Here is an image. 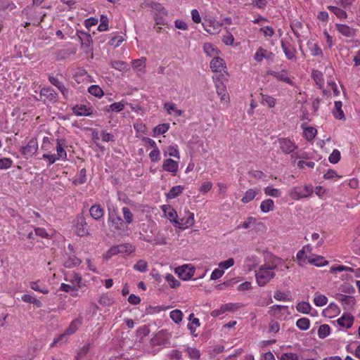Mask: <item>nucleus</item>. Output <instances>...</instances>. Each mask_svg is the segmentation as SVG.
I'll list each match as a JSON object with an SVG mask.
<instances>
[{
	"label": "nucleus",
	"mask_w": 360,
	"mask_h": 360,
	"mask_svg": "<svg viewBox=\"0 0 360 360\" xmlns=\"http://www.w3.org/2000/svg\"><path fill=\"white\" fill-rule=\"evenodd\" d=\"M311 77L314 80L316 84L319 89H322L324 86V78L323 75L321 72L314 70L311 72Z\"/></svg>",
	"instance_id": "32"
},
{
	"label": "nucleus",
	"mask_w": 360,
	"mask_h": 360,
	"mask_svg": "<svg viewBox=\"0 0 360 360\" xmlns=\"http://www.w3.org/2000/svg\"><path fill=\"white\" fill-rule=\"evenodd\" d=\"M328 9L334 13L337 18L340 20H345L347 18V13L345 11L334 6H328Z\"/></svg>",
	"instance_id": "39"
},
{
	"label": "nucleus",
	"mask_w": 360,
	"mask_h": 360,
	"mask_svg": "<svg viewBox=\"0 0 360 360\" xmlns=\"http://www.w3.org/2000/svg\"><path fill=\"white\" fill-rule=\"evenodd\" d=\"M215 87L217 94L220 97L221 102L224 104H228L230 101V97L224 84L223 82L217 83Z\"/></svg>",
	"instance_id": "18"
},
{
	"label": "nucleus",
	"mask_w": 360,
	"mask_h": 360,
	"mask_svg": "<svg viewBox=\"0 0 360 360\" xmlns=\"http://www.w3.org/2000/svg\"><path fill=\"white\" fill-rule=\"evenodd\" d=\"M118 254L119 252L117 245H113L103 255V258L105 260H108L112 257L115 256Z\"/></svg>",
	"instance_id": "59"
},
{
	"label": "nucleus",
	"mask_w": 360,
	"mask_h": 360,
	"mask_svg": "<svg viewBox=\"0 0 360 360\" xmlns=\"http://www.w3.org/2000/svg\"><path fill=\"white\" fill-rule=\"evenodd\" d=\"M167 153L170 157H174L177 159H180V152L178 148V146L175 143L169 145L167 148V152H165V156L167 155Z\"/></svg>",
	"instance_id": "35"
},
{
	"label": "nucleus",
	"mask_w": 360,
	"mask_h": 360,
	"mask_svg": "<svg viewBox=\"0 0 360 360\" xmlns=\"http://www.w3.org/2000/svg\"><path fill=\"white\" fill-rule=\"evenodd\" d=\"M259 189L258 188H250L247 190L241 198V202L243 203H248L253 200L256 195L259 193Z\"/></svg>",
	"instance_id": "29"
},
{
	"label": "nucleus",
	"mask_w": 360,
	"mask_h": 360,
	"mask_svg": "<svg viewBox=\"0 0 360 360\" xmlns=\"http://www.w3.org/2000/svg\"><path fill=\"white\" fill-rule=\"evenodd\" d=\"M89 213L94 219L98 221L103 217L104 210L101 205L96 204L90 207Z\"/></svg>",
	"instance_id": "22"
},
{
	"label": "nucleus",
	"mask_w": 360,
	"mask_h": 360,
	"mask_svg": "<svg viewBox=\"0 0 360 360\" xmlns=\"http://www.w3.org/2000/svg\"><path fill=\"white\" fill-rule=\"evenodd\" d=\"M82 323V318H77L74 320H72L65 331L63 333L58 335V338H56L53 342L51 344V347H54L58 345L59 342H65L68 341V336L71 335L76 333L79 327L81 326Z\"/></svg>",
	"instance_id": "4"
},
{
	"label": "nucleus",
	"mask_w": 360,
	"mask_h": 360,
	"mask_svg": "<svg viewBox=\"0 0 360 360\" xmlns=\"http://www.w3.org/2000/svg\"><path fill=\"white\" fill-rule=\"evenodd\" d=\"M66 147V141L65 139H56V154H49V153H44L42 155L43 159L48 160H49V165H51L53 163H55L57 160H67V152L65 150V148Z\"/></svg>",
	"instance_id": "3"
},
{
	"label": "nucleus",
	"mask_w": 360,
	"mask_h": 360,
	"mask_svg": "<svg viewBox=\"0 0 360 360\" xmlns=\"http://www.w3.org/2000/svg\"><path fill=\"white\" fill-rule=\"evenodd\" d=\"M62 77L63 75L60 74H57L56 75H50L49 76V81L52 85L55 86L58 89H59L64 85V84L60 80Z\"/></svg>",
	"instance_id": "44"
},
{
	"label": "nucleus",
	"mask_w": 360,
	"mask_h": 360,
	"mask_svg": "<svg viewBox=\"0 0 360 360\" xmlns=\"http://www.w3.org/2000/svg\"><path fill=\"white\" fill-rule=\"evenodd\" d=\"M268 75H270L275 77L278 81L284 82L291 86H294V82L288 76V72L285 70H281V72H276L274 70L268 71Z\"/></svg>",
	"instance_id": "19"
},
{
	"label": "nucleus",
	"mask_w": 360,
	"mask_h": 360,
	"mask_svg": "<svg viewBox=\"0 0 360 360\" xmlns=\"http://www.w3.org/2000/svg\"><path fill=\"white\" fill-rule=\"evenodd\" d=\"M245 264L248 266L249 270H252L255 268L259 263V259L257 256H250L248 257L245 261Z\"/></svg>",
	"instance_id": "61"
},
{
	"label": "nucleus",
	"mask_w": 360,
	"mask_h": 360,
	"mask_svg": "<svg viewBox=\"0 0 360 360\" xmlns=\"http://www.w3.org/2000/svg\"><path fill=\"white\" fill-rule=\"evenodd\" d=\"M169 129V124L167 123H163L158 124L153 129L154 136L163 134L166 133Z\"/></svg>",
	"instance_id": "53"
},
{
	"label": "nucleus",
	"mask_w": 360,
	"mask_h": 360,
	"mask_svg": "<svg viewBox=\"0 0 360 360\" xmlns=\"http://www.w3.org/2000/svg\"><path fill=\"white\" fill-rule=\"evenodd\" d=\"M141 238L143 240L152 243L153 245H165L168 243L167 234L161 231L157 233L153 240L145 236Z\"/></svg>",
	"instance_id": "16"
},
{
	"label": "nucleus",
	"mask_w": 360,
	"mask_h": 360,
	"mask_svg": "<svg viewBox=\"0 0 360 360\" xmlns=\"http://www.w3.org/2000/svg\"><path fill=\"white\" fill-rule=\"evenodd\" d=\"M72 112L77 116H90L93 108L86 105H76L72 108Z\"/></svg>",
	"instance_id": "20"
},
{
	"label": "nucleus",
	"mask_w": 360,
	"mask_h": 360,
	"mask_svg": "<svg viewBox=\"0 0 360 360\" xmlns=\"http://www.w3.org/2000/svg\"><path fill=\"white\" fill-rule=\"evenodd\" d=\"M65 280L70 281L74 285L76 284L79 288H81L82 286V278L79 274L73 273L72 274L70 275L69 278H65Z\"/></svg>",
	"instance_id": "51"
},
{
	"label": "nucleus",
	"mask_w": 360,
	"mask_h": 360,
	"mask_svg": "<svg viewBox=\"0 0 360 360\" xmlns=\"http://www.w3.org/2000/svg\"><path fill=\"white\" fill-rule=\"evenodd\" d=\"M261 103L263 105H267L269 108H274L276 105V99L267 94H260Z\"/></svg>",
	"instance_id": "36"
},
{
	"label": "nucleus",
	"mask_w": 360,
	"mask_h": 360,
	"mask_svg": "<svg viewBox=\"0 0 360 360\" xmlns=\"http://www.w3.org/2000/svg\"><path fill=\"white\" fill-rule=\"evenodd\" d=\"M328 298L319 292H316L314 298V303L317 307H323L327 304Z\"/></svg>",
	"instance_id": "46"
},
{
	"label": "nucleus",
	"mask_w": 360,
	"mask_h": 360,
	"mask_svg": "<svg viewBox=\"0 0 360 360\" xmlns=\"http://www.w3.org/2000/svg\"><path fill=\"white\" fill-rule=\"evenodd\" d=\"M170 318L176 323H179L181 321L183 318V314L179 309H174L170 312Z\"/></svg>",
	"instance_id": "63"
},
{
	"label": "nucleus",
	"mask_w": 360,
	"mask_h": 360,
	"mask_svg": "<svg viewBox=\"0 0 360 360\" xmlns=\"http://www.w3.org/2000/svg\"><path fill=\"white\" fill-rule=\"evenodd\" d=\"M223 26V23L216 20H205L202 23L204 30L210 34H218Z\"/></svg>",
	"instance_id": "11"
},
{
	"label": "nucleus",
	"mask_w": 360,
	"mask_h": 360,
	"mask_svg": "<svg viewBox=\"0 0 360 360\" xmlns=\"http://www.w3.org/2000/svg\"><path fill=\"white\" fill-rule=\"evenodd\" d=\"M111 67L121 72H127L129 70V65L122 60H113L111 62Z\"/></svg>",
	"instance_id": "38"
},
{
	"label": "nucleus",
	"mask_w": 360,
	"mask_h": 360,
	"mask_svg": "<svg viewBox=\"0 0 360 360\" xmlns=\"http://www.w3.org/2000/svg\"><path fill=\"white\" fill-rule=\"evenodd\" d=\"M185 190V186L181 185L172 186L168 193L165 194L167 200H169L179 196Z\"/></svg>",
	"instance_id": "23"
},
{
	"label": "nucleus",
	"mask_w": 360,
	"mask_h": 360,
	"mask_svg": "<svg viewBox=\"0 0 360 360\" xmlns=\"http://www.w3.org/2000/svg\"><path fill=\"white\" fill-rule=\"evenodd\" d=\"M338 323L346 328H349L354 323V317L350 314H343L341 317L337 320Z\"/></svg>",
	"instance_id": "24"
},
{
	"label": "nucleus",
	"mask_w": 360,
	"mask_h": 360,
	"mask_svg": "<svg viewBox=\"0 0 360 360\" xmlns=\"http://www.w3.org/2000/svg\"><path fill=\"white\" fill-rule=\"evenodd\" d=\"M38 149V142L36 138H32L25 146H23L20 152L26 158L32 157Z\"/></svg>",
	"instance_id": "12"
},
{
	"label": "nucleus",
	"mask_w": 360,
	"mask_h": 360,
	"mask_svg": "<svg viewBox=\"0 0 360 360\" xmlns=\"http://www.w3.org/2000/svg\"><path fill=\"white\" fill-rule=\"evenodd\" d=\"M162 168L172 176H176L179 171V162L172 158H167L163 160Z\"/></svg>",
	"instance_id": "14"
},
{
	"label": "nucleus",
	"mask_w": 360,
	"mask_h": 360,
	"mask_svg": "<svg viewBox=\"0 0 360 360\" xmlns=\"http://www.w3.org/2000/svg\"><path fill=\"white\" fill-rule=\"evenodd\" d=\"M296 326L302 330H306L309 328L310 321L308 318H300L296 321Z\"/></svg>",
	"instance_id": "48"
},
{
	"label": "nucleus",
	"mask_w": 360,
	"mask_h": 360,
	"mask_svg": "<svg viewBox=\"0 0 360 360\" xmlns=\"http://www.w3.org/2000/svg\"><path fill=\"white\" fill-rule=\"evenodd\" d=\"M264 192L266 195L271 196L273 198H278L281 195V192L271 186H266L264 188Z\"/></svg>",
	"instance_id": "52"
},
{
	"label": "nucleus",
	"mask_w": 360,
	"mask_h": 360,
	"mask_svg": "<svg viewBox=\"0 0 360 360\" xmlns=\"http://www.w3.org/2000/svg\"><path fill=\"white\" fill-rule=\"evenodd\" d=\"M114 302V299L107 294L102 295L98 299V303L104 307H110Z\"/></svg>",
	"instance_id": "47"
},
{
	"label": "nucleus",
	"mask_w": 360,
	"mask_h": 360,
	"mask_svg": "<svg viewBox=\"0 0 360 360\" xmlns=\"http://www.w3.org/2000/svg\"><path fill=\"white\" fill-rule=\"evenodd\" d=\"M75 231L76 234L79 236H86L90 234L88 224L83 215H79L77 217L75 224Z\"/></svg>",
	"instance_id": "6"
},
{
	"label": "nucleus",
	"mask_w": 360,
	"mask_h": 360,
	"mask_svg": "<svg viewBox=\"0 0 360 360\" xmlns=\"http://www.w3.org/2000/svg\"><path fill=\"white\" fill-rule=\"evenodd\" d=\"M164 109L167 111L168 115H172L175 117H179L183 113V111L179 110L176 105L172 102H166L164 104Z\"/></svg>",
	"instance_id": "28"
},
{
	"label": "nucleus",
	"mask_w": 360,
	"mask_h": 360,
	"mask_svg": "<svg viewBox=\"0 0 360 360\" xmlns=\"http://www.w3.org/2000/svg\"><path fill=\"white\" fill-rule=\"evenodd\" d=\"M308 262L316 266H324L328 264V262L321 255H311L308 257Z\"/></svg>",
	"instance_id": "27"
},
{
	"label": "nucleus",
	"mask_w": 360,
	"mask_h": 360,
	"mask_svg": "<svg viewBox=\"0 0 360 360\" xmlns=\"http://www.w3.org/2000/svg\"><path fill=\"white\" fill-rule=\"evenodd\" d=\"M82 260L77 257L75 255H69L64 259L63 265L66 268H73L79 265Z\"/></svg>",
	"instance_id": "30"
},
{
	"label": "nucleus",
	"mask_w": 360,
	"mask_h": 360,
	"mask_svg": "<svg viewBox=\"0 0 360 360\" xmlns=\"http://www.w3.org/2000/svg\"><path fill=\"white\" fill-rule=\"evenodd\" d=\"M149 158L152 162H158L161 159L160 150L158 148L153 149L148 154Z\"/></svg>",
	"instance_id": "60"
},
{
	"label": "nucleus",
	"mask_w": 360,
	"mask_h": 360,
	"mask_svg": "<svg viewBox=\"0 0 360 360\" xmlns=\"http://www.w3.org/2000/svg\"><path fill=\"white\" fill-rule=\"evenodd\" d=\"M274 208V202L271 199H266L260 204L261 211L264 213L272 211Z\"/></svg>",
	"instance_id": "42"
},
{
	"label": "nucleus",
	"mask_w": 360,
	"mask_h": 360,
	"mask_svg": "<svg viewBox=\"0 0 360 360\" xmlns=\"http://www.w3.org/2000/svg\"><path fill=\"white\" fill-rule=\"evenodd\" d=\"M148 268V263L143 259H139L134 265L133 269L139 272H146Z\"/></svg>",
	"instance_id": "57"
},
{
	"label": "nucleus",
	"mask_w": 360,
	"mask_h": 360,
	"mask_svg": "<svg viewBox=\"0 0 360 360\" xmlns=\"http://www.w3.org/2000/svg\"><path fill=\"white\" fill-rule=\"evenodd\" d=\"M278 142L280 149L284 154H290L297 148L295 143L289 138H279Z\"/></svg>",
	"instance_id": "9"
},
{
	"label": "nucleus",
	"mask_w": 360,
	"mask_h": 360,
	"mask_svg": "<svg viewBox=\"0 0 360 360\" xmlns=\"http://www.w3.org/2000/svg\"><path fill=\"white\" fill-rule=\"evenodd\" d=\"M330 332V328L327 324H322L318 329V335L320 338H325Z\"/></svg>",
	"instance_id": "56"
},
{
	"label": "nucleus",
	"mask_w": 360,
	"mask_h": 360,
	"mask_svg": "<svg viewBox=\"0 0 360 360\" xmlns=\"http://www.w3.org/2000/svg\"><path fill=\"white\" fill-rule=\"evenodd\" d=\"M317 133V130L312 127H307L304 130V137L308 140L311 141L314 139Z\"/></svg>",
	"instance_id": "50"
},
{
	"label": "nucleus",
	"mask_w": 360,
	"mask_h": 360,
	"mask_svg": "<svg viewBox=\"0 0 360 360\" xmlns=\"http://www.w3.org/2000/svg\"><path fill=\"white\" fill-rule=\"evenodd\" d=\"M336 30L346 37H352L355 34V30L345 24H336Z\"/></svg>",
	"instance_id": "26"
},
{
	"label": "nucleus",
	"mask_w": 360,
	"mask_h": 360,
	"mask_svg": "<svg viewBox=\"0 0 360 360\" xmlns=\"http://www.w3.org/2000/svg\"><path fill=\"white\" fill-rule=\"evenodd\" d=\"M108 224L115 232L122 233L125 231L124 220L114 207L108 208Z\"/></svg>",
	"instance_id": "2"
},
{
	"label": "nucleus",
	"mask_w": 360,
	"mask_h": 360,
	"mask_svg": "<svg viewBox=\"0 0 360 360\" xmlns=\"http://www.w3.org/2000/svg\"><path fill=\"white\" fill-rule=\"evenodd\" d=\"M203 50L207 56L213 58L217 56L219 52L215 45L208 42L203 44Z\"/></svg>",
	"instance_id": "31"
},
{
	"label": "nucleus",
	"mask_w": 360,
	"mask_h": 360,
	"mask_svg": "<svg viewBox=\"0 0 360 360\" xmlns=\"http://www.w3.org/2000/svg\"><path fill=\"white\" fill-rule=\"evenodd\" d=\"M195 270L193 266L189 264H185L175 268L174 271L179 278L184 281H188L194 276Z\"/></svg>",
	"instance_id": "7"
},
{
	"label": "nucleus",
	"mask_w": 360,
	"mask_h": 360,
	"mask_svg": "<svg viewBox=\"0 0 360 360\" xmlns=\"http://www.w3.org/2000/svg\"><path fill=\"white\" fill-rule=\"evenodd\" d=\"M188 320V329L190 330L192 336L197 337L198 333H196V329L200 326V320L198 318H195L193 313L189 315Z\"/></svg>",
	"instance_id": "21"
},
{
	"label": "nucleus",
	"mask_w": 360,
	"mask_h": 360,
	"mask_svg": "<svg viewBox=\"0 0 360 360\" xmlns=\"http://www.w3.org/2000/svg\"><path fill=\"white\" fill-rule=\"evenodd\" d=\"M88 91L91 95L98 98H101L103 95L102 89L98 85H91L88 89Z\"/></svg>",
	"instance_id": "58"
},
{
	"label": "nucleus",
	"mask_w": 360,
	"mask_h": 360,
	"mask_svg": "<svg viewBox=\"0 0 360 360\" xmlns=\"http://www.w3.org/2000/svg\"><path fill=\"white\" fill-rule=\"evenodd\" d=\"M313 186L307 184L302 186H295L290 191L289 195L293 200H299L302 198L310 197L313 193Z\"/></svg>",
	"instance_id": "5"
},
{
	"label": "nucleus",
	"mask_w": 360,
	"mask_h": 360,
	"mask_svg": "<svg viewBox=\"0 0 360 360\" xmlns=\"http://www.w3.org/2000/svg\"><path fill=\"white\" fill-rule=\"evenodd\" d=\"M165 280L172 288H176L180 285V282L172 274H167L165 276Z\"/></svg>",
	"instance_id": "55"
},
{
	"label": "nucleus",
	"mask_w": 360,
	"mask_h": 360,
	"mask_svg": "<svg viewBox=\"0 0 360 360\" xmlns=\"http://www.w3.org/2000/svg\"><path fill=\"white\" fill-rule=\"evenodd\" d=\"M342 103L341 101H335L334 104L333 116L338 120H345L344 112L342 109Z\"/></svg>",
	"instance_id": "33"
},
{
	"label": "nucleus",
	"mask_w": 360,
	"mask_h": 360,
	"mask_svg": "<svg viewBox=\"0 0 360 360\" xmlns=\"http://www.w3.org/2000/svg\"><path fill=\"white\" fill-rule=\"evenodd\" d=\"M311 309V307L309 302H299L296 306V309L304 314H308Z\"/></svg>",
	"instance_id": "49"
},
{
	"label": "nucleus",
	"mask_w": 360,
	"mask_h": 360,
	"mask_svg": "<svg viewBox=\"0 0 360 360\" xmlns=\"http://www.w3.org/2000/svg\"><path fill=\"white\" fill-rule=\"evenodd\" d=\"M210 68L214 72L219 73L220 76L226 74V65L224 59L218 56L213 58L210 62Z\"/></svg>",
	"instance_id": "8"
},
{
	"label": "nucleus",
	"mask_w": 360,
	"mask_h": 360,
	"mask_svg": "<svg viewBox=\"0 0 360 360\" xmlns=\"http://www.w3.org/2000/svg\"><path fill=\"white\" fill-rule=\"evenodd\" d=\"M186 217L178 219L176 227L180 229H186L191 227L195 224L194 214L188 210H186Z\"/></svg>",
	"instance_id": "10"
},
{
	"label": "nucleus",
	"mask_w": 360,
	"mask_h": 360,
	"mask_svg": "<svg viewBox=\"0 0 360 360\" xmlns=\"http://www.w3.org/2000/svg\"><path fill=\"white\" fill-rule=\"evenodd\" d=\"M108 30V18L106 15H101L100 18V24L98 27L99 32H104Z\"/></svg>",
	"instance_id": "62"
},
{
	"label": "nucleus",
	"mask_w": 360,
	"mask_h": 360,
	"mask_svg": "<svg viewBox=\"0 0 360 360\" xmlns=\"http://www.w3.org/2000/svg\"><path fill=\"white\" fill-rule=\"evenodd\" d=\"M119 254L126 253L129 255L135 251V247L130 243H122L117 245Z\"/></svg>",
	"instance_id": "40"
},
{
	"label": "nucleus",
	"mask_w": 360,
	"mask_h": 360,
	"mask_svg": "<svg viewBox=\"0 0 360 360\" xmlns=\"http://www.w3.org/2000/svg\"><path fill=\"white\" fill-rule=\"evenodd\" d=\"M79 38L80 39L82 46L86 47L87 49L91 48L93 44V40L90 34L82 32V36H79Z\"/></svg>",
	"instance_id": "41"
},
{
	"label": "nucleus",
	"mask_w": 360,
	"mask_h": 360,
	"mask_svg": "<svg viewBox=\"0 0 360 360\" xmlns=\"http://www.w3.org/2000/svg\"><path fill=\"white\" fill-rule=\"evenodd\" d=\"M165 217H167L176 226L178 221V215L176 211L170 205H163L160 206Z\"/></svg>",
	"instance_id": "15"
},
{
	"label": "nucleus",
	"mask_w": 360,
	"mask_h": 360,
	"mask_svg": "<svg viewBox=\"0 0 360 360\" xmlns=\"http://www.w3.org/2000/svg\"><path fill=\"white\" fill-rule=\"evenodd\" d=\"M146 58L134 60L131 62L132 68L137 72H143L146 68Z\"/></svg>",
	"instance_id": "37"
},
{
	"label": "nucleus",
	"mask_w": 360,
	"mask_h": 360,
	"mask_svg": "<svg viewBox=\"0 0 360 360\" xmlns=\"http://www.w3.org/2000/svg\"><path fill=\"white\" fill-rule=\"evenodd\" d=\"M307 46L313 56H322V50L318 44L314 41H308Z\"/></svg>",
	"instance_id": "43"
},
{
	"label": "nucleus",
	"mask_w": 360,
	"mask_h": 360,
	"mask_svg": "<svg viewBox=\"0 0 360 360\" xmlns=\"http://www.w3.org/2000/svg\"><path fill=\"white\" fill-rule=\"evenodd\" d=\"M86 181V169H82L79 173L76 175L75 179L73 181V183L75 185L77 184H83Z\"/></svg>",
	"instance_id": "45"
},
{
	"label": "nucleus",
	"mask_w": 360,
	"mask_h": 360,
	"mask_svg": "<svg viewBox=\"0 0 360 360\" xmlns=\"http://www.w3.org/2000/svg\"><path fill=\"white\" fill-rule=\"evenodd\" d=\"M40 97L44 98V101H46L50 103H56L58 101V94L51 87H44L39 92Z\"/></svg>",
	"instance_id": "13"
},
{
	"label": "nucleus",
	"mask_w": 360,
	"mask_h": 360,
	"mask_svg": "<svg viewBox=\"0 0 360 360\" xmlns=\"http://www.w3.org/2000/svg\"><path fill=\"white\" fill-rule=\"evenodd\" d=\"M271 56V52L264 49L262 47H259L255 53L254 59L257 62L260 63L263 60V59H270Z\"/></svg>",
	"instance_id": "25"
},
{
	"label": "nucleus",
	"mask_w": 360,
	"mask_h": 360,
	"mask_svg": "<svg viewBox=\"0 0 360 360\" xmlns=\"http://www.w3.org/2000/svg\"><path fill=\"white\" fill-rule=\"evenodd\" d=\"M279 360H299L298 356L295 353L285 352L278 356Z\"/></svg>",
	"instance_id": "64"
},
{
	"label": "nucleus",
	"mask_w": 360,
	"mask_h": 360,
	"mask_svg": "<svg viewBox=\"0 0 360 360\" xmlns=\"http://www.w3.org/2000/svg\"><path fill=\"white\" fill-rule=\"evenodd\" d=\"M281 48L285 53L288 60L296 61L297 60V50L295 47L289 41H282Z\"/></svg>",
	"instance_id": "17"
},
{
	"label": "nucleus",
	"mask_w": 360,
	"mask_h": 360,
	"mask_svg": "<svg viewBox=\"0 0 360 360\" xmlns=\"http://www.w3.org/2000/svg\"><path fill=\"white\" fill-rule=\"evenodd\" d=\"M122 212L123 214V220L124 225H129L134 221V214L128 207H123L122 208Z\"/></svg>",
	"instance_id": "34"
},
{
	"label": "nucleus",
	"mask_w": 360,
	"mask_h": 360,
	"mask_svg": "<svg viewBox=\"0 0 360 360\" xmlns=\"http://www.w3.org/2000/svg\"><path fill=\"white\" fill-rule=\"evenodd\" d=\"M288 269L286 262L281 258L272 254L264 255V263L255 273L258 285L264 286L276 276L275 270L284 271Z\"/></svg>",
	"instance_id": "1"
},
{
	"label": "nucleus",
	"mask_w": 360,
	"mask_h": 360,
	"mask_svg": "<svg viewBox=\"0 0 360 360\" xmlns=\"http://www.w3.org/2000/svg\"><path fill=\"white\" fill-rule=\"evenodd\" d=\"M90 349L91 345L89 343L84 345L79 349L75 360H80L84 358L89 352Z\"/></svg>",
	"instance_id": "54"
}]
</instances>
